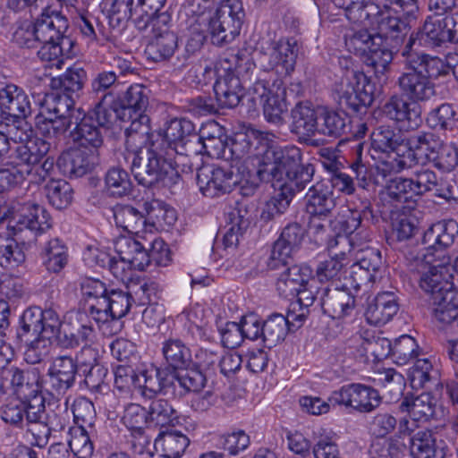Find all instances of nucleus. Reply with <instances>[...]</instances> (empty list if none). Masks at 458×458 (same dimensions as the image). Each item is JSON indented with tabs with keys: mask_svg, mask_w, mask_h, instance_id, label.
Segmentation results:
<instances>
[{
	"mask_svg": "<svg viewBox=\"0 0 458 458\" xmlns=\"http://www.w3.org/2000/svg\"><path fill=\"white\" fill-rule=\"evenodd\" d=\"M457 236V221L445 219L435 223L424 233L422 242L428 249L443 250L453 245Z\"/></svg>",
	"mask_w": 458,
	"mask_h": 458,
	"instance_id": "obj_28",
	"label": "nucleus"
},
{
	"mask_svg": "<svg viewBox=\"0 0 458 458\" xmlns=\"http://www.w3.org/2000/svg\"><path fill=\"white\" fill-rule=\"evenodd\" d=\"M267 167L257 170L260 181L271 182L295 196L311 182L315 168L312 165L301 164V149L297 147H278L276 152L268 153L265 158Z\"/></svg>",
	"mask_w": 458,
	"mask_h": 458,
	"instance_id": "obj_1",
	"label": "nucleus"
},
{
	"mask_svg": "<svg viewBox=\"0 0 458 458\" xmlns=\"http://www.w3.org/2000/svg\"><path fill=\"white\" fill-rule=\"evenodd\" d=\"M133 301L131 293L112 290L89 306V314L97 323L118 321L129 312Z\"/></svg>",
	"mask_w": 458,
	"mask_h": 458,
	"instance_id": "obj_12",
	"label": "nucleus"
},
{
	"mask_svg": "<svg viewBox=\"0 0 458 458\" xmlns=\"http://www.w3.org/2000/svg\"><path fill=\"white\" fill-rule=\"evenodd\" d=\"M209 126L214 128L218 134L215 135L213 133H206V131L204 130L202 134L199 135L201 138L199 140V148L194 155L196 156L198 154L205 153L213 158L228 159V141L226 137L222 134L221 128L216 123H212Z\"/></svg>",
	"mask_w": 458,
	"mask_h": 458,
	"instance_id": "obj_51",
	"label": "nucleus"
},
{
	"mask_svg": "<svg viewBox=\"0 0 458 458\" xmlns=\"http://www.w3.org/2000/svg\"><path fill=\"white\" fill-rule=\"evenodd\" d=\"M284 89L277 86L275 94L267 96L261 102L263 106V114L267 122L276 126L284 123V114L287 111V105L284 98Z\"/></svg>",
	"mask_w": 458,
	"mask_h": 458,
	"instance_id": "obj_59",
	"label": "nucleus"
},
{
	"mask_svg": "<svg viewBox=\"0 0 458 458\" xmlns=\"http://www.w3.org/2000/svg\"><path fill=\"white\" fill-rule=\"evenodd\" d=\"M427 123L433 130L454 131L457 128V110L453 104L443 103L429 111Z\"/></svg>",
	"mask_w": 458,
	"mask_h": 458,
	"instance_id": "obj_55",
	"label": "nucleus"
},
{
	"mask_svg": "<svg viewBox=\"0 0 458 458\" xmlns=\"http://www.w3.org/2000/svg\"><path fill=\"white\" fill-rule=\"evenodd\" d=\"M49 203L56 209L67 208L72 201L73 190L64 180L51 179L45 186Z\"/></svg>",
	"mask_w": 458,
	"mask_h": 458,
	"instance_id": "obj_61",
	"label": "nucleus"
},
{
	"mask_svg": "<svg viewBox=\"0 0 458 458\" xmlns=\"http://www.w3.org/2000/svg\"><path fill=\"white\" fill-rule=\"evenodd\" d=\"M334 5L343 9L345 17L353 23L364 24L371 16L378 13V4L372 0H331Z\"/></svg>",
	"mask_w": 458,
	"mask_h": 458,
	"instance_id": "obj_40",
	"label": "nucleus"
},
{
	"mask_svg": "<svg viewBox=\"0 0 458 458\" xmlns=\"http://www.w3.org/2000/svg\"><path fill=\"white\" fill-rule=\"evenodd\" d=\"M383 114L405 131H414L420 126L421 116L416 103L403 95L391 96L382 106Z\"/></svg>",
	"mask_w": 458,
	"mask_h": 458,
	"instance_id": "obj_16",
	"label": "nucleus"
},
{
	"mask_svg": "<svg viewBox=\"0 0 458 458\" xmlns=\"http://www.w3.org/2000/svg\"><path fill=\"white\" fill-rule=\"evenodd\" d=\"M158 138H160L162 148L165 144L167 145L165 148L167 155L178 160L179 164L182 162L184 157L196 154L201 140L194 123L185 118L172 119L167 123L164 137L158 135Z\"/></svg>",
	"mask_w": 458,
	"mask_h": 458,
	"instance_id": "obj_7",
	"label": "nucleus"
},
{
	"mask_svg": "<svg viewBox=\"0 0 458 458\" xmlns=\"http://www.w3.org/2000/svg\"><path fill=\"white\" fill-rule=\"evenodd\" d=\"M345 254L341 252L335 253L334 257L321 261L318 264L316 268L315 276L320 283L332 284L339 281L345 274Z\"/></svg>",
	"mask_w": 458,
	"mask_h": 458,
	"instance_id": "obj_60",
	"label": "nucleus"
},
{
	"mask_svg": "<svg viewBox=\"0 0 458 458\" xmlns=\"http://www.w3.org/2000/svg\"><path fill=\"white\" fill-rule=\"evenodd\" d=\"M300 52V46L294 38H282L274 47L273 57L276 64L280 65L286 73L293 71L296 59Z\"/></svg>",
	"mask_w": 458,
	"mask_h": 458,
	"instance_id": "obj_57",
	"label": "nucleus"
},
{
	"mask_svg": "<svg viewBox=\"0 0 458 458\" xmlns=\"http://www.w3.org/2000/svg\"><path fill=\"white\" fill-rule=\"evenodd\" d=\"M320 108L309 101L298 102L291 110L290 131L303 141L314 137L318 133Z\"/></svg>",
	"mask_w": 458,
	"mask_h": 458,
	"instance_id": "obj_19",
	"label": "nucleus"
},
{
	"mask_svg": "<svg viewBox=\"0 0 458 458\" xmlns=\"http://www.w3.org/2000/svg\"><path fill=\"white\" fill-rule=\"evenodd\" d=\"M117 81V74L113 71H101L98 72L90 81V92L99 96L96 104H101V108H106L104 103L108 99L114 98L113 88Z\"/></svg>",
	"mask_w": 458,
	"mask_h": 458,
	"instance_id": "obj_62",
	"label": "nucleus"
},
{
	"mask_svg": "<svg viewBox=\"0 0 458 458\" xmlns=\"http://www.w3.org/2000/svg\"><path fill=\"white\" fill-rule=\"evenodd\" d=\"M98 163L99 152H87L82 148H75L62 153L56 165L64 176L78 178L91 172Z\"/></svg>",
	"mask_w": 458,
	"mask_h": 458,
	"instance_id": "obj_21",
	"label": "nucleus"
},
{
	"mask_svg": "<svg viewBox=\"0 0 458 458\" xmlns=\"http://www.w3.org/2000/svg\"><path fill=\"white\" fill-rule=\"evenodd\" d=\"M41 45L38 51V58L43 62L49 63V66L61 68L64 64L62 56L69 55L73 42L70 38H63L47 42H39Z\"/></svg>",
	"mask_w": 458,
	"mask_h": 458,
	"instance_id": "obj_52",
	"label": "nucleus"
},
{
	"mask_svg": "<svg viewBox=\"0 0 458 458\" xmlns=\"http://www.w3.org/2000/svg\"><path fill=\"white\" fill-rule=\"evenodd\" d=\"M399 305L395 295L390 292L378 293L368 305L365 311L366 320L373 326L387 323L397 313Z\"/></svg>",
	"mask_w": 458,
	"mask_h": 458,
	"instance_id": "obj_29",
	"label": "nucleus"
},
{
	"mask_svg": "<svg viewBox=\"0 0 458 458\" xmlns=\"http://www.w3.org/2000/svg\"><path fill=\"white\" fill-rule=\"evenodd\" d=\"M411 183L410 178L391 179L381 192V199L395 208H399V204L414 202L418 196Z\"/></svg>",
	"mask_w": 458,
	"mask_h": 458,
	"instance_id": "obj_38",
	"label": "nucleus"
},
{
	"mask_svg": "<svg viewBox=\"0 0 458 458\" xmlns=\"http://www.w3.org/2000/svg\"><path fill=\"white\" fill-rule=\"evenodd\" d=\"M268 77L269 74L266 72L259 73L251 72L248 78L243 77L242 80L247 81L245 88L248 89V93L252 95V102L255 103L257 99H259L260 103L263 102L267 96L275 94L277 86H281L282 82L280 81H274L271 84Z\"/></svg>",
	"mask_w": 458,
	"mask_h": 458,
	"instance_id": "obj_56",
	"label": "nucleus"
},
{
	"mask_svg": "<svg viewBox=\"0 0 458 458\" xmlns=\"http://www.w3.org/2000/svg\"><path fill=\"white\" fill-rule=\"evenodd\" d=\"M179 162L174 159L161 144L152 143L144 152L136 154L131 170L139 184L151 187L158 182L172 186L180 181Z\"/></svg>",
	"mask_w": 458,
	"mask_h": 458,
	"instance_id": "obj_2",
	"label": "nucleus"
},
{
	"mask_svg": "<svg viewBox=\"0 0 458 458\" xmlns=\"http://www.w3.org/2000/svg\"><path fill=\"white\" fill-rule=\"evenodd\" d=\"M114 218L118 227L132 234H139L151 226L147 222L146 215L131 205L118 204L113 208Z\"/></svg>",
	"mask_w": 458,
	"mask_h": 458,
	"instance_id": "obj_36",
	"label": "nucleus"
},
{
	"mask_svg": "<svg viewBox=\"0 0 458 458\" xmlns=\"http://www.w3.org/2000/svg\"><path fill=\"white\" fill-rule=\"evenodd\" d=\"M162 352L169 368L184 369L192 363L190 349L180 339L169 338L163 343Z\"/></svg>",
	"mask_w": 458,
	"mask_h": 458,
	"instance_id": "obj_50",
	"label": "nucleus"
},
{
	"mask_svg": "<svg viewBox=\"0 0 458 458\" xmlns=\"http://www.w3.org/2000/svg\"><path fill=\"white\" fill-rule=\"evenodd\" d=\"M389 10L378 5V13L369 20H374L377 23L378 32L376 35H381L383 39L384 37L398 38L406 35L411 28L409 21L400 16H391Z\"/></svg>",
	"mask_w": 458,
	"mask_h": 458,
	"instance_id": "obj_46",
	"label": "nucleus"
},
{
	"mask_svg": "<svg viewBox=\"0 0 458 458\" xmlns=\"http://www.w3.org/2000/svg\"><path fill=\"white\" fill-rule=\"evenodd\" d=\"M284 266L285 269L280 274L276 282V290L284 298H294L301 286L307 285L311 278L312 270L308 266Z\"/></svg>",
	"mask_w": 458,
	"mask_h": 458,
	"instance_id": "obj_27",
	"label": "nucleus"
},
{
	"mask_svg": "<svg viewBox=\"0 0 458 458\" xmlns=\"http://www.w3.org/2000/svg\"><path fill=\"white\" fill-rule=\"evenodd\" d=\"M397 80V85L403 96L413 103L430 100L437 95L432 81L448 74L450 64L443 60L429 61L421 66L406 67Z\"/></svg>",
	"mask_w": 458,
	"mask_h": 458,
	"instance_id": "obj_3",
	"label": "nucleus"
},
{
	"mask_svg": "<svg viewBox=\"0 0 458 458\" xmlns=\"http://www.w3.org/2000/svg\"><path fill=\"white\" fill-rule=\"evenodd\" d=\"M418 32L420 47L435 48L454 43L458 35V15L428 16Z\"/></svg>",
	"mask_w": 458,
	"mask_h": 458,
	"instance_id": "obj_10",
	"label": "nucleus"
},
{
	"mask_svg": "<svg viewBox=\"0 0 458 458\" xmlns=\"http://www.w3.org/2000/svg\"><path fill=\"white\" fill-rule=\"evenodd\" d=\"M34 22L40 42L69 38L65 35L69 28L67 18L53 6L43 7L40 15Z\"/></svg>",
	"mask_w": 458,
	"mask_h": 458,
	"instance_id": "obj_24",
	"label": "nucleus"
},
{
	"mask_svg": "<svg viewBox=\"0 0 458 458\" xmlns=\"http://www.w3.org/2000/svg\"><path fill=\"white\" fill-rule=\"evenodd\" d=\"M276 192L266 202V205L261 212L260 217L263 221L268 222L277 216H282L289 208V206L293 199L290 193H287L283 188L274 187Z\"/></svg>",
	"mask_w": 458,
	"mask_h": 458,
	"instance_id": "obj_63",
	"label": "nucleus"
},
{
	"mask_svg": "<svg viewBox=\"0 0 458 458\" xmlns=\"http://www.w3.org/2000/svg\"><path fill=\"white\" fill-rule=\"evenodd\" d=\"M305 236V229L298 223L287 225L274 242L267 267L279 269L293 261V254L299 250Z\"/></svg>",
	"mask_w": 458,
	"mask_h": 458,
	"instance_id": "obj_14",
	"label": "nucleus"
},
{
	"mask_svg": "<svg viewBox=\"0 0 458 458\" xmlns=\"http://www.w3.org/2000/svg\"><path fill=\"white\" fill-rule=\"evenodd\" d=\"M305 209L309 216H330L335 207L332 191L323 182L312 185L305 197Z\"/></svg>",
	"mask_w": 458,
	"mask_h": 458,
	"instance_id": "obj_33",
	"label": "nucleus"
},
{
	"mask_svg": "<svg viewBox=\"0 0 458 458\" xmlns=\"http://www.w3.org/2000/svg\"><path fill=\"white\" fill-rule=\"evenodd\" d=\"M101 7L113 28L123 27L138 13L134 0H102Z\"/></svg>",
	"mask_w": 458,
	"mask_h": 458,
	"instance_id": "obj_48",
	"label": "nucleus"
},
{
	"mask_svg": "<svg viewBox=\"0 0 458 458\" xmlns=\"http://www.w3.org/2000/svg\"><path fill=\"white\" fill-rule=\"evenodd\" d=\"M447 446L437 439L431 430H420L411 437V454L413 458H445Z\"/></svg>",
	"mask_w": 458,
	"mask_h": 458,
	"instance_id": "obj_30",
	"label": "nucleus"
},
{
	"mask_svg": "<svg viewBox=\"0 0 458 458\" xmlns=\"http://www.w3.org/2000/svg\"><path fill=\"white\" fill-rule=\"evenodd\" d=\"M95 331L86 312L71 311L63 321L57 344L64 349H75L93 341Z\"/></svg>",
	"mask_w": 458,
	"mask_h": 458,
	"instance_id": "obj_11",
	"label": "nucleus"
},
{
	"mask_svg": "<svg viewBox=\"0 0 458 458\" xmlns=\"http://www.w3.org/2000/svg\"><path fill=\"white\" fill-rule=\"evenodd\" d=\"M348 215L344 216V219L341 221V228L343 232L349 235L350 242H353L355 237L365 233V238L368 233L364 231L362 222H373L375 216L369 200L362 202L361 209H350Z\"/></svg>",
	"mask_w": 458,
	"mask_h": 458,
	"instance_id": "obj_49",
	"label": "nucleus"
},
{
	"mask_svg": "<svg viewBox=\"0 0 458 458\" xmlns=\"http://www.w3.org/2000/svg\"><path fill=\"white\" fill-rule=\"evenodd\" d=\"M44 255V265L49 272L59 273L67 264V249L57 238L47 242Z\"/></svg>",
	"mask_w": 458,
	"mask_h": 458,
	"instance_id": "obj_64",
	"label": "nucleus"
},
{
	"mask_svg": "<svg viewBox=\"0 0 458 458\" xmlns=\"http://www.w3.org/2000/svg\"><path fill=\"white\" fill-rule=\"evenodd\" d=\"M196 181L204 196L216 198L230 193L239 183V175L230 170L206 165L197 169Z\"/></svg>",
	"mask_w": 458,
	"mask_h": 458,
	"instance_id": "obj_13",
	"label": "nucleus"
},
{
	"mask_svg": "<svg viewBox=\"0 0 458 458\" xmlns=\"http://www.w3.org/2000/svg\"><path fill=\"white\" fill-rule=\"evenodd\" d=\"M319 304L324 314L333 319H343L352 316L356 309V295L348 290L347 284L333 288L324 286L320 290Z\"/></svg>",
	"mask_w": 458,
	"mask_h": 458,
	"instance_id": "obj_15",
	"label": "nucleus"
},
{
	"mask_svg": "<svg viewBox=\"0 0 458 458\" xmlns=\"http://www.w3.org/2000/svg\"><path fill=\"white\" fill-rule=\"evenodd\" d=\"M11 386L18 399H28L40 393L39 372L37 369H9Z\"/></svg>",
	"mask_w": 458,
	"mask_h": 458,
	"instance_id": "obj_32",
	"label": "nucleus"
},
{
	"mask_svg": "<svg viewBox=\"0 0 458 458\" xmlns=\"http://www.w3.org/2000/svg\"><path fill=\"white\" fill-rule=\"evenodd\" d=\"M148 89L141 84L130 86L120 99V108H114L117 117L124 122L148 117L146 114L148 106Z\"/></svg>",
	"mask_w": 458,
	"mask_h": 458,
	"instance_id": "obj_22",
	"label": "nucleus"
},
{
	"mask_svg": "<svg viewBox=\"0 0 458 458\" xmlns=\"http://www.w3.org/2000/svg\"><path fill=\"white\" fill-rule=\"evenodd\" d=\"M15 127L7 131L0 130V157L5 156L9 164L20 165H31L40 163L47 157L50 149V143L39 138L30 140L26 144H20L17 139L22 140L21 136L17 137Z\"/></svg>",
	"mask_w": 458,
	"mask_h": 458,
	"instance_id": "obj_6",
	"label": "nucleus"
},
{
	"mask_svg": "<svg viewBox=\"0 0 458 458\" xmlns=\"http://www.w3.org/2000/svg\"><path fill=\"white\" fill-rule=\"evenodd\" d=\"M148 245L151 250L144 246L131 261L134 269L143 271L150 266L153 260L158 266H167L170 259L167 257L168 249H164L163 241L156 240Z\"/></svg>",
	"mask_w": 458,
	"mask_h": 458,
	"instance_id": "obj_53",
	"label": "nucleus"
},
{
	"mask_svg": "<svg viewBox=\"0 0 458 458\" xmlns=\"http://www.w3.org/2000/svg\"><path fill=\"white\" fill-rule=\"evenodd\" d=\"M189 445L188 437L176 430L160 432L154 441L156 451L165 458H180Z\"/></svg>",
	"mask_w": 458,
	"mask_h": 458,
	"instance_id": "obj_41",
	"label": "nucleus"
},
{
	"mask_svg": "<svg viewBox=\"0 0 458 458\" xmlns=\"http://www.w3.org/2000/svg\"><path fill=\"white\" fill-rule=\"evenodd\" d=\"M30 113L29 96L21 88L7 84L0 89V128L5 126L7 131L14 126L17 131L21 121Z\"/></svg>",
	"mask_w": 458,
	"mask_h": 458,
	"instance_id": "obj_8",
	"label": "nucleus"
},
{
	"mask_svg": "<svg viewBox=\"0 0 458 458\" xmlns=\"http://www.w3.org/2000/svg\"><path fill=\"white\" fill-rule=\"evenodd\" d=\"M333 405H344L359 412L369 413L377 409L382 396L377 390L361 384H349L334 391L328 398Z\"/></svg>",
	"mask_w": 458,
	"mask_h": 458,
	"instance_id": "obj_9",
	"label": "nucleus"
},
{
	"mask_svg": "<svg viewBox=\"0 0 458 458\" xmlns=\"http://www.w3.org/2000/svg\"><path fill=\"white\" fill-rule=\"evenodd\" d=\"M241 29L242 26H237L233 21H224L213 13L208 19L211 43L219 47L231 44L240 35Z\"/></svg>",
	"mask_w": 458,
	"mask_h": 458,
	"instance_id": "obj_44",
	"label": "nucleus"
},
{
	"mask_svg": "<svg viewBox=\"0 0 458 458\" xmlns=\"http://www.w3.org/2000/svg\"><path fill=\"white\" fill-rule=\"evenodd\" d=\"M107 193L113 197H123L132 191V183L127 171L119 166L109 168L105 176Z\"/></svg>",
	"mask_w": 458,
	"mask_h": 458,
	"instance_id": "obj_58",
	"label": "nucleus"
},
{
	"mask_svg": "<svg viewBox=\"0 0 458 458\" xmlns=\"http://www.w3.org/2000/svg\"><path fill=\"white\" fill-rule=\"evenodd\" d=\"M456 292L449 296H437L435 301L428 302L432 314L437 321L443 325V327L449 328L455 333L456 322H458V299Z\"/></svg>",
	"mask_w": 458,
	"mask_h": 458,
	"instance_id": "obj_39",
	"label": "nucleus"
},
{
	"mask_svg": "<svg viewBox=\"0 0 458 458\" xmlns=\"http://www.w3.org/2000/svg\"><path fill=\"white\" fill-rule=\"evenodd\" d=\"M77 372V363L73 362L72 356L55 357L47 372L52 394L63 395L72 387Z\"/></svg>",
	"mask_w": 458,
	"mask_h": 458,
	"instance_id": "obj_23",
	"label": "nucleus"
},
{
	"mask_svg": "<svg viewBox=\"0 0 458 458\" xmlns=\"http://www.w3.org/2000/svg\"><path fill=\"white\" fill-rule=\"evenodd\" d=\"M412 186L417 196H421L428 191H433L436 197L444 199L446 201L454 199V186L429 168L420 167L417 169L411 177Z\"/></svg>",
	"mask_w": 458,
	"mask_h": 458,
	"instance_id": "obj_25",
	"label": "nucleus"
},
{
	"mask_svg": "<svg viewBox=\"0 0 458 458\" xmlns=\"http://www.w3.org/2000/svg\"><path fill=\"white\" fill-rule=\"evenodd\" d=\"M381 35H376V43L372 42L369 49L364 54L363 62L371 67L376 76L384 75L390 68L393 61V52L383 45Z\"/></svg>",
	"mask_w": 458,
	"mask_h": 458,
	"instance_id": "obj_45",
	"label": "nucleus"
},
{
	"mask_svg": "<svg viewBox=\"0 0 458 458\" xmlns=\"http://www.w3.org/2000/svg\"><path fill=\"white\" fill-rule=\"evenodd\" d=\"M351 130V120L344 110L320 108L318 134L340 138Z\"/></svg>",
	"mask_w": 458,
	"mask_h": 458,
	"instance_id": "obj_35",
	"label": "nucleus"
},
{
	"mask_svg": "<svg viewBox=\"0 0 458 458\" xmlns=\"http://www.w3.org/2000/svg\"><path fill=\"white\" fill-rule=\"evenodd\" d=\"M408 377L413 388H423L437 385L439 373L428 359H418L409 369Z\"/></svg>",
	"mask_w": 458,
	"mask_h": 458,
	"instance_id": "obj_54",
	"label": "nucleus"
},
{
	"mask_svg": "<svg viewBox=\"0 0 458 458\" xmlns=\"http://www.w3.org/2000/svg\"><path fill=\"white\" fill-rule=\"evenodd\" d=\"M51 221L50 215L42 206L28 201L22 204L11 219L0 217V225L7 222L6 227L17 226V231L29 229L36 233H43L51 227Z\"/></svg>",
	"mask_w": 458,
	"mask_h": 458,
	"instance_id": "obj_17",
	"label": "nucleus"
},
{
	"mask_svg": "<svg viewBox=\"0 0 458 458\" xmlns=\"http://www.w3.org/2000/svg\"><path fill=\"white\" fill-rule=\"evenodd\" d=\"M87 81V72L80 64H73L60 76L53 78L50 86L69 95L78 94L82 90Z\"/></svg>",
	"mask_w": 458,
	"mask_h": 458,
	"instance_id": "obj_47",
	"label": "nucleus"
},
{
	"mask_svg": "<svg viewBox=\"0 0 458 458\" xmlns=\"http://www.w3.org/2000/svg\"><path fill=\"white\" fill-rule=\"evenodd\" d=\"M399 409L402 412H408L411 420L426 422L436 414L437 400L428 393L405 396Z\"/></svg>",
	"mask_w": 458,
	"mask_h": 458,
	"instance_id": "obj_34",
	"label": "nucleus"
},
{
	"mask_svg": "<svg viewBox=\"0 0 458 458\" xmlns=\"http://www.w3.org/2000/svg\"><path fill=\"white\" fill-rule=\"evenodd\" d=\"M74 118L72 129L69 137L79 147L89 151L99 152L104 144L103 131L110 123L111 113L106 108H101V104H95L87 113L78 111Z\"/></svg>",
	"mask_w": 458,
	"mask_h": 458,
	"instance_id": "obj_4",
	"label": "nucleus"
},
{
	"mask_svg": "<svg viewBox=\"0 0 458 458\" xmlns=\"http://www.w3.org/2000/svg\"><path fill=\"white\" fill-rule=\"evenodd\" d=\"M449 263L450 258L444 257L440 264L430 267L420 276V286L428 295V302L435 301L437 296L438 298L445 295L451 297L452 293L455 292L452 281L453 276L446 266Z\"/></svg>",
	"mask_w": 458,
	"mask_h": 458,
	"instance_id": "obj_18",
	"label": "nucleus"
},
{
	"mask_svg": "<svg viewBox=\"0 0 458 458\" xmlns=\"http://www.w3.org/2000/svg\"><path fill=\"white\" fill-rule=\"evenodd\" d=\"M275 139L274 133L254 128L236 132L228 141V159L255 158L258 160V170H262L267 167V155L276 152L279 147L275 143Z\"/></svg>",
	"mask_w": 458,
	"mask_h": 458,
	"instance_id": "obj_5",
	"label": "nucleus"
},
{
	"mask_svg": "<svg viewBox=\"0 0 458 458\" xmlns=\"http://www.w3.org/2000/svg\"><path fill=\"white\" fill-rule=\"evenodd\" d=\"M404 138L400 130L391 125H379L371 134V146L375 150L383 153H395L400 156L399 150L404 146Z\"/></svg>",
	"mask_w": 458,
	"mask_h": 458,
	"instance_id": "obj_37",
	"label": "nucleus"
},
{
	"mask_svg": "<svg viewBox=\"0 0 458 458\" xmlns=\"http://www.w3.org/2000/svg\"><path fill=\"white\" fill-rule=\"evenodd\" d=\"M130 126L125 129V145L133 157L151 147L152 143L160 144L158 140H153L150 132L149 117H141V120L129 121Z\"/></svg>",
	"mask_w": 458,
	"mask_h": 458,
	"instance_id": "obj_31",
	"label": "nucleus"
},
{
	"mask_svg": "<svg viewBox=\"0 0 458 458\" xmlns=\"http://www.w3.org/2000/svg\"><path fill=\"white\" fill-rule=\"evenodd\" d=\"M305 321L304 314H297L294 310H289L286 317L282 314H273L263 322V343L266 347L272 348L284 339L287 330L300 328Z\"/></svg>",
	"mask_w": 458,
	"mask_h": 458,
	"instance_id": "obj_20",
	"label": "nucleus"
},
{
	"mask_svg": "<svg viewBox=\"0 0 458 458\" xmlns=\"http://www.w3.org/2000/svg\"><path fill=\"white\" fill-rule=\"evenodd\" d=\"M178 50L176 33L153 36L147 45L145 53L149 60L156 63L169 61Z\"/></svg>",
	"mask_w": 458,
	"mask_h": 458,
	"instance_id": "obj_43",
	"label": "nucleus"
},
{
	"mask_svg": "<svg viewBox=\"0 0 458 458\" xmlns=\"http://www.w3.org/2000/svg\"><path fill=\"white\" fill-rule=\"evenodd\" d=\"M246 80H241L233 72L219 76L214 84L216 106L218 108H234L243 97Z\"/></svg>",
	"mask_w": 458,
	"mask_h": 458,
	"instance_id": "obj_26",
	"label": "nucleus"
},
{
	"mask_svg": "<svg viewBox=\"0 0 458 458\" xmlns=\"http://www.w3.org/2000/svg\"><path fill=\"white\" fill-rule=\"evenodd\" d=\"M78 111L67 116H59L47 113H40L35 118V124L38 131L48 138L59 137L64 135L73 127L74 118Z\"/></svg>",
	"mask_w": 458,
	"mask_h": 458,
	"instance_id": "obj_42",
	"label": "nucleus"
}]
</instances>
